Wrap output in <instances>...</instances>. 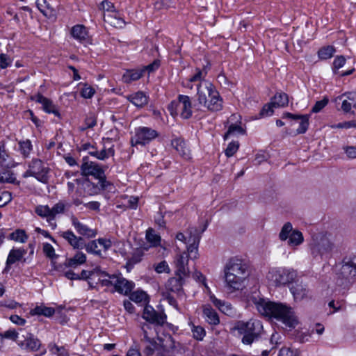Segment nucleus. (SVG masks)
<instances>
[{
  "label": "nucleus",
  "instance_id": "39448f33",
  "mask_svg": "<svg viewBox=\"0 0 356 356\" xmlns=\"http://www.w3.org/2000/svg\"><path fill=\"white\" fill-rule=\"evenodd\" d=\"M309 248L313 259L322 261L332 257L334 245L326 236L315 235L312 236Z\"/></svg>",
  "mask_w": 356,
  "mask_h": 356
},
{
  "label": "nucleus",
  "instance_id": "a19ab883",
  "mask_svg": "<svg viewBox=\"0 0 356 356\" xmlns=\"http://www.w3.org/2000/svg\"><path fill=\"white\" fill-rule=\"evenodd\" d=\"M98 241L93 240L88 242L87 244L85 243L84 248L88 253L93 254L99 257H102L101 250L98 248Z\"/></svg>",
  "mask_w": 356,
  "mask_h": 356
},
{
  "label": "nucleus",
  "instance_id": "412c9836",
  "mask_svg": "<svg viewBox=\"0 0 356 356\" xmlns=\"http://www.w3.org/2000/svg\"><path fill=\"white\" fill-rule=\"evenodd\" d=\"M283 118H289L292 120H300L299 127L297 129V134H304L307 131L309 127V115H295L291 113H284L282 116Z\"/></svg>",
  "mask_w": 356,
  "mask_h": 356
},
{
  "label": "nucleus",
  "instance_id": "a18cd8bd",
  "mask_svg": "<svg viewBox=\"0 0 356 356\" xmlns=\"http://www.w3.org/2000/svg\"><path fill=\"white\" fill-rule=\"evenodd\" d=\"M141 330L143 332V338L141 339V341H151L152 340H154V337H152L153 333L152 330V327L149 324L144 323L142 327Z\"/></svg>",
  "mask_w": 356,
  "mask_h": 356
},
{
  "label": "nucleus",
  "instance_id": "aec40b11",
  "mask_svg": "<svg viewBox=\"0 0 356 356\" xmlns=\"http://www.w3.org/2000/svg\"><path fill=\"white\" fill-rule=\"evenodd\" d=\"M26 254V250L23 248L12 249L8 254L3 273H8L10 269V266L16 261H20Z\"/></svg>",
  "mask_w": 356,
  "mask_h": 356
},
{
  "label": "nucleus",
  "instance_id": "e433bc0d",
  "mask_svg": "<svg viewBox=\"0 0 356 356\" xmlns=\"http://www.w3.org/2000/svg\"><path fill=\"white\" fill-rule=\"evenodd\" d=\"M336 49L333 46L327 45L323 47L318 51V56L321 60H327L332 57L335 53Z\"/></svg>",
  "mask_w": 356,
  "mask_h": 356
},
{
  "label": "nucleus",
  "instance_id": "473e14b6",
  "mask_svg": "<svg viewBox=\"0 0 356 356\" xmlns=\"http://www.w3.org/2000/svg\"><path fill=\"white\" fill-rule=\"evenodd\" d=\"M35 212L39 216L47 218L48 222L53 220L51 208L47 205H38L35 207Z\"/></svg>",
  "mask_w": 356,
  "mask_h": 356
},
{
  "label": "nucleus",
  "instance_id": "9b49d317",
  "mask_svg": "<svg viewBox=\"0 0 356 356\" xmlns=\"http://www.w3.org/2000/svg\"><path fill=\"white\" fill-rule=\"evenodd\" d=\"M29 172L39 181L47 183L48 181V168H46L43 162L38 159H34L29 164Z\"/></svg>",
  "mask_w": 356,
  "mask_h": 356
},
{
  "label": "nucleus",
  "instance_id": "a211bd4d",
  "mask_svg": "<svg viewBox=\"0 0 356 356\" xmlns=\"http://www.w3.org/2000/svg\"><path fill=\"white\" fill-rule=\"evenodd\" d=\"M115 284V291L125 296L129 295L135 287V283L129 281L121 275H117Z\"/></svg>",
  "mask_w": 356,
  "mask_h": 356
},
{
  "label": "nucleus",
  "instance_id": "1a4fd4ad",
  "mask_svg": "<svg viewBox=\"0 0 356 356\" xmlns=\"http://www.w3.org/2000/svg\"><path fill=\"white\" fill-rule=\"evenodd\" d=\"M19 331L20 339L18 341V346L29 352L38 351L42 345L40 340L25 329L19 328Z\"/></svg>",
  "mask_w": 356,
  "mask_h": 356
},
{
  "label": "nucleus",
  "instance_id": "774afa93",
  "mask_svg": "<svg viewBox=\"0 0 356 356\" xmlns=\"http://www.w3.org/2000/svg\"><path fill=\"white\" fill-rule=\"evenodd\" d=\"M11 64L10 58L4 54H0V67L5 69Z\"/></svg>",
  "mask_w": 356,
  "mask_h": 356
},
{
  "label": "nucleus",
  "instance_id": "bf43d9fd",
  "mask_svg": "<svg viewBox=\"0 0 356 356\" xmlns=\"http://www.w3.org/2000/svg\"><path fill=\"white\" fill-rule=\"evenodd\" d=\"M192 332L194 338L197 340H202L205 336V330L200 326H193Z\"/></svg>",
  "mask_w": 356,
  "mask_h": 356
},
{
  "label": "nucleus",
  "instance_id": "6ab92c4d",
  "mask_svg": "<svg viewBox=\"0 0 356 356\" xmlns=\"http://www.w3.org/2000/svg\"><path fill=\"white\" fill-rule=\"evenodd\" d=\"M60 236L65 239L74 249L81 250L84 248L85 241L82 237L76 236L72 231L63 232Z\"/></svg>",
  "mask_w": 356,
  "mask_h": 356
},
{
  "label": "nucleus",
  "instance_id": "8fccbe9b",
  "mask_svg": "<svg viewBox=\"0 0 356 356\" xmlns=\"http://www.w3.org/2000/svg\"><path fill=\"white\" fill-rule=\"evenodd\" d=\"M2 336L4 337V338H6V339H11L14 341H15L17 343V344L18 345V341H19V339H20V331H19V329L18 330H8L6 332H3V334H2Z\"/></svg>",
  "mask_w": 356,
  "mask_h": 356
},
{
  "label": "nucleus",
  "instance_id": "09e8293b",
  "mask_svg": "<svg viewBox=\"0 0 356 356\" xmlns=\"http://www.w3.org/2000/svg\"><path fill=\"white\" fill-rule=\"evenodd\" d=\"M42 250L45 256L50 259H55L58 257L54 247L48 243H43Z\"/></svg>",
  "mask_w": 356,
  "mask_h": 356
},
{
  "label": "nucleus",
  "instance_id": "c03bdc74",
  "mask_svg": "<svg viewBox=\"0 0 356 356\" xmlns=\"http://www.w3.org/2000/svg\"><path fill=\"white\" fill-rule=\"evenodd\" d=\"M236 134L244 135L245 134V130L238 124H232L229 127L227 133L225 134L224 138L226 140L230 135H234Z\"/></svg>",
  "mask_w": 356,
  "mask_h": 356
},
{
  "label": "nucleus",
  "instance_id": "603ef678",
  "mask_svg": "<svg viewBox=\"0 0 356 356\" xmlns=\"http://www.w3.org/2000/svg\"><path fill=\"white\" fill-rule=\"evenodd\" d=\"M328 102L329 99L327 97H324L323 99L316 102L312 108V112L315 113L320 112L328 104Z\"/></svg>",
  "mask_w": 356,
  "mask_h": 356
},
{
  "label": "nucleus",
  "instance_id": "de8ad7c7",
  "mask_svg": "<svg viewBox=\"0 0 356 356\" xmlns=\"http://www.w3.org/2000/svg\"><path fill=\"white\" fill-rule=\"evenodd\" d=\"M9 238L15 241L24 243L27 239V236L24 230L17 229L9 235Z\"/></svg>",
  "mask_w": 356,
  "mask_h": 356
},
{
  "label": "nucleus",
  "instance_id": "3c124183",
  "mask_svg": "<svg viewBox=\"0 0 356 356\" xmlns=\"http://www.w3.org/2000/svg\"><path fill=\"white\" fill-rule=\"evenodd\" d=\"M239 143L238 141H233L229 143L225 149V154L227 157L232 156L238 149Z\"/></svg>",
  "mask_w": 356,
  "mask_h": 356
},
{
  "label": "nucleus",
  "instance_id": "4be33fe9",
  "mask_svg": "<svg viewBox=\"0 0 356 356\" xmlns=\"http://www.w3.org/2000/svg\"><path fill=\"white\" fill-rule=\"evenodd\" d=\"M33 99L42 104V108L45 112L53 113L56 116L60 118V115L58 110L50 99L44 97L41 94L35 95V97H33Z\"/></svg>",
  "mask_w": 356,
  "mask_h": 356
},
{
  "label": "nucleus",
  "instance_id": "79ce46f5",
  "mask_svg": "<svg viewBox=\"0 0 356 356\" xmlns=\"http://www.w3.org/2000/svg\"><path fill=\"white\" fill-rule=\"evenodd\" d=\"M98 275H104L105 277H107V278H103V279L99 280V282L102 286H113L115 287V281L116 280L117 275H110L108 273H106L104 271H102L101 270H100V272H99Z\"/></svg>",
  "mask_w": 356,
  "mask_h": 356
},
{
  "label": "nucleus",
  "instance_id": "4468645a",
  "mask_svg": "<svg viewBox=\"0 0 356 356\" xmlns=\"http://www.w3.org/2000/svg\"><path fill=\"white\" fill-rule=\"evenodd\" d=\"M184 280L181 277L177 276L170 278L165 284L167 293H173L177 298L182 297L184 295L182 286L184 283Z\"/></svg>",
  "mask_w": 356,
  "mask_h": 356
},
{
  "label": "nucleus",
  "instance_id": "5701e85b",
  "mask_svg": "<svg viewBox=\"0 0 356 356\" xmlns=\"http://www.w3.org/2000/svg\"><path fill=\"white\" fill-rule=\"evenodd\" d=\"M71 220L73 226L76 229L78 234L80 235L86 236L88 238H92L96 236V231L88 228L86 225L80 222L76 217L72 216Z\"/></svg>",
  "mask_w": 356,
  "mask_h": 356
},
{
  "label": "nucleus",
  "instance_id": "e2e57ef3",
  "mask_svg": "<svg viewBox=\"0 0 356 356\" xmlns=\"http://www.w3.org/2000/svg\"><path fill=\"white\" fill-rule=\"evenodd\" d=\"M160 66V61L159 60H154L153 63L145 66L142 68V71L144 73L147 71L149 73L152 72L157 70Z\"/></svg>",
  "mask_w": 356,
  "mask_h": 356
},
{
  "label": "nucleus",
  "instance_id": "58836bf2",
  "mask_svg": "<svg viewBox=\"0 0 356 356\" xmlns=\"http://www.w3.org/2000/svg\"><path fill=\"white\" fill-rule=\"evenodd\" d=\"M146 239L152 246L160 245L161 236L156 234L152 228H149L146 231Z\"/></svg>",
  "mask_w": 356,
  "mask_h": 356
},
{
  "label": "nucleus",
  "instance_id": "680f3d73",
  "mask_svg": "<svg viewBox=\"0 0 356 356\" xmlns=\"http://www.w3.org/2000/svg\"><path fill=\"white\" fill-rule=\"evenodd\" d=\"M143 252L140 250H137L133 254L131 258L128 259L127 264L134 265L138 263L141 260Z\"/></svg>",
  "mask_w": 356,
  "mask_h": 356
},
{
  "label": "nucleus",
  "instance_id": "6e6552de",
  "mask_svg": "<svg viewBox=\"0 0 356 356\" xmlns=\"http://www.w3.org/2000/svg\"><path fill=\"white\" fill-rule=\"evenodd\" d=\"M83 161L84 162L81 166L82 174L86 176L92 175L99 179L100 186H97V193L100 190L106 189L110 183L106 181L104 171L101 166L92 161H86V158H83Z\"/></svg>",
  "mask_w": 356,
  "mask_h": 356
},
{
  "label": "nucleus",
  "instance_id": "69168bd1",
  "mask_svg": "<svg viewBox=\"0 0 356 356\" xmlns=\"http://www.w3.org/2000/svg\"><path fill=\"white\" fill-rule=\"evenodd\" d=\"M36 5L40 11L45 16L47 15V10L49 9V5L46 0H36Z\"/></svg>",
  "mask_w": 356,
  "mask_h": 356
},
{
  "label": "nucleus",
  "instance_id": "37998d69",
  "mask_svg": "<svg viewBox=\"0 0 356 356\" xmlns=\"http://www.w3.org/2000/svg\"><path fill=\"white\" fill-rule=\"evenodd\" d=\"M293 227L291 223L286 222L281 229L279 234V238L281 241H286L289 239L290 234L293 232Z\"/></svg>",
  "mask_w": 356,
  "mask_h": 356
},
{
  "label": "nucleus",
  "instance_id": "f3484780",
  "mask_svg": "<svg viewBox=\"0 0 356 356\" xmlns=\"http://www.w3.org/2000/svg\"><path fill=\"white\" fill-rule=\"evenodd\" d=\"M185 253L179 254L175 261L176 270L175 275L181 277L185 279L189 277L190 270L188 266V259L187 256L184 255Z\"/></svg>",
  "mask_w": 356,
  "mask_h": 356
},
{
  "label": "nucleus",
  "instance_id": "f8f14e48",
  "mask_svg": "<svg viewBox=\"0 0 356 356\" xmlns=\"http://www.w3.org/2000/svg\"><path fill=\"white\" fill-rule=\"evenodd\" d=\"M296 272L291 269H280L271 273V278L276 285H285L292 282L296 277Z\"/></svg>",
  "mask_w": 356,
  "mask_h": 356
},
{
  "label": "nucleus",
  "instance_id": "423d86ee",
  "mask_svg": "<svg viewBox=\"0 0 356 356\" xmlns=\"http://www.w3.org/2000/svg\"><path fill=\"white\" fill-rule=\"evenodd\" d=\"M193 108L191 98L187 95H179L177 101H173L168 106L171 115H179L182 119L187 120L192 117Z\"/></svg>",
  "mask_w": 356,
  "mask_h": 356
},
{
  "label": "nucleus",
  "instance_id": "cd10ccee",
  "mask_svg": "<svg viewBox=\"0 0 356 356\" xmlns=\"http://www.w3.org/2000/svg\"><path fill=\"white\" fill-rule=\"evenodd\" d=\"M71 34L74 38L83 42L87 40L88 31L83 25H75L71 30Z\"/></svg>",
  "mask_w": 356,
  "mask_h": 356
},
{
  "label": "nucleus",
  "instance_id": "6e6d98bb",
  "mask_svg": "<svg viewBox=\"0 0 356 356\" xmlns=\"http://www.w3.org/2000/svg\"><path fill=\"white\" fill-rule=\"evenodd\" d=\"M346 63V58L343 56H338L335 58L333 62V72L334 74L337 73V70L342 67Z\"/></svg>",
  "mask_w": 356,
  "mask_h": 356
},
{
  "label": "nucleus",
  "instance_id": "7ed1b4c3",
  "mask_svg": "<svg viewBox=\"0 0 356 356\" xmlns=\"http://www.w3.org/2000/svg\"><path fill=\"white\" fill-rule=\"evenodd\" d=\"M224 272L227 285L234 290L240 289L248 275L246 264L236 257L232 258L227 261Z\"/></svg>",
  "mask_w": 356,
  "mask_h": 356
},
{
  "label": "nucleus",
  "instance_id": "49530a36",
  "mask_svg": "<svg viewBox=\"0 0 356 356\" xmlns=\"http://www.w3.org/2000/svg\"><path fill=\"white\" fill-rule=\"evenodd\" d=\"M19 150L24 157L29 156L31 150L32 145L29 140L19 142Z\"/></svg>",
  "mask_w": 356,
  "mask_h": 356
},
{
  "label": "nucleus",
  "instance_id": "f704fd0d",
  "mask_svg": "<svg viewBox=\"0 0 356 356\" xmlns=\"http://www.w3.org/2000/svg\"><path fill=\"white\" fill-rule=\"evenodd\" d=\"M129 295L130 300L136 303H146L148 300L147 294L143 290H136Z\"/></svg>",
  "mask_w": 356,
  "mask_h": 356
},
{
  "label": "nucleus",
  "instance_id": "dca6fc26",
  "mask_svg": "<svg viewBox=\"0 0 356 356\" xmlns=\"http://www.w3.org/2000/svg\"><path fill=\"white\" fill-rule=\"evenodd\" d=\"M193 232H196L194 228H190L188 229L189 238L188 242L190 243L189 245L187 246L188 258L192 259H196L198 254V245L200 243V237L197 235L193 234Z\"/></svg>",
  "mask_w": 356,
  "mask_h": 356
},
{
  "label": "nucleus",
  "instance_id": "c9c22d12",
  "mask_svg": "<svg viewBox=\"0 0 356 356\" xmlns=\"http://www.w3.org/2000/svg\"><path fill=\"white\" fill-rule=\"evenodd\" d=\"M31 313L33 315H42L46 317H50L55 313V309L53 307L37 306L33 310H31Z\"/></svg>",
  "mask_w": 356,
  "mask_h": 356
},
{
  "label": "nucleus",
  "instance_id": "393cba45",
  "mask_svg": "<svg viewBox=\"0 0 356 356\" xmlns=\"http://www.w3.org/2000/svg\"><path fill=\"white\" fill-rule=\"evenodd\" d=\"M203 315L206 321L212 325L220 323V318L218 313L211 306H205L203 309Z\"/></svg>",
  "mask_w": 356,
  "mask_h": 356
},
{
  "label": "nucleus",
  "instance_id": "13d9d810",
  "mask_svg": "<svg viewBox=\"0 0 356 356\" xmlns=\"http://www.w3.org/2000/svg\"><path fill=\"white\" fill-rule=\"evenodd\" d=\"M148 344L144 349V353L147 356H152L154 350L157 348V343L154 340L147 342Z\"/></svg>",
  "mask_w": 356,
  "mask_h": 356
},
{
  "label": "nucleus",
  "instance_id": "052dcab7",
  "mask_svg": "<svg viewBox=\"0 0 356 356\" xmlns=\"http://www.w3.org/2000/svg\"><path fill=\"white\" fill-rule=\"evenodd\" d=\"M207 74L206 67H204L202 70H197V72L190 79L191 82H195L204 79Z\"/></svg>",
  "mask_w": 356,
  "mask_h": 356
},
{
  "label": "nucleus",
  "instance_id": "4d7b16f0",
  "mask_svg": "<svg viewBox=\"0 0 356 356\" xmlns=\"http://www.w3.org/2000/svg\"><path fill=\"white\" fill-rule=\"evenodd\" d=\"M95 92V90L93 88L86 84L81 90V95L83 98L90 99L93 96Z\"/></svg>",
  "mask_w": 356,
  "mask_h": 356
},
{
  "label": "nucleus",
  "instance_id": "f03ea898",
  "mask_svg": "<svg viewBox=\"0 0 356 356\" xmlns=\"http://www.w3.org/2000/svg\"><path fill=\"white\" fill-rule=\"evenodd\" d=\"M197 102L194 104L195 111L202 110V106L208 111L216 112L222 108V99L213 85L207 81H203L197 85Z\"/></svg>",
  "mask_w": 356,
  "mask_h": 356
},
{
  "label": "nucleus",
  "instance_id": "ddd939ff",
  "mask_svg": "<svg viewBox=\"0 0 356 356\" xmlns=\"http://www.w3.org/2000/svg\"><path fill=\"white\" fill-rule=\"evenodd\" d=\"M143 318L150 323L163 325L166 320L163 312H157L152 306L146 305L143 313Z\"/></svg>",
  "mask_w": 356,
  "mask_h": 356
},
{
  "label": "nucleus",
  "instance_id": "2eb2a0df",
  "mask_svg": "<svg viewBox=\"0 0 356 356\" xmlns=\"http://www.w3.org/2000/svg\"><path fill=\"white\" fill-rule=\"evenodd\" d=\"M75 184L78 186L77 188L81 187L82 191L88 188L89 191L87 192V194L89 195L97 193V189H98L97 186H95L86 179H75L73 182L69 181L67 184L69 193L73 191L75 188Z\"/></svg>",
  "mask_w": 356,
  "mask_h": 356
},
{
  "label": "nucleus",
  "instance_id": "c756f323",
  "mask_svg": "<svg viewBox=\"0 0 356 356\" xmlns=\"http://www.w3.org/2000/svg\"><path fill=\"white\" fill-rule=\"evenodd\" d=\"M304 241V237L301 232L298 230H293L288 240V245L295 248L300 245Z\"/></svg>",
  "mask_w": 356,
  "mask_h": 356
},
{
  "label": "nucleus",
  "instance_id": "c85d7f7f",
  "mask_svg": "<svg viewBox=\"0 0 356 356\" xmlns=\"http://www.w3.org/2000/svg\"><path fill=\"white\" fill-rule=\"evenodd\" d=\"M275 108L285 107L289 104L288 95L284 92L275 94L270 99Z\"/></svg>",
  "mask_w": 356,
  "mask_h": 356
},
{
  "label": "nucleus",
  "instance_id": "0eeeda50",
  "mask_svg": "<svg viewBox=\"0 0 356 356\" xmlns=\"http://www.w3.org/2000/svg\"><path fill=\"white\" fill-rule=\"evenodd\" d=\"M356 282V257L343 262L337 273V283L338 285L347 287Z\"/></svg>",
  "mask_w": 356,
  "mask_h": 356
},
{
  "label": "nucleus",
  "instance_id": "72a5a7b5",
  "mask_svg": "<svg viewBox=\"0 0 356 356\" xmlns=\"http://www.w3.org/2000/svg\"><path fill=\"white\" fill-rule=\"evenodd\" d=\"M115 154V151L113 147L106 149H103L101 151H98L96 149V151H92L90 152V155L97 158L99 160H104L109 156H113Z\"/></svg>",
  "mask_w": 356,
  "mask_h": 356
},
{
  "label": "nucleus",
  "instance_id": "5fc2aeb1",
  "mask_svg": "<svg viewBox=\"0 0 356 356\" xmlns=\"http://www.w3.org/2000/svg\"><path fill=\"white\" fill-rule=\"evenodd\" d=\"M65 204L63 202L56 203L52 208L51 212L52 213V219L54 220L57 214L64 213Z\"/></svg>",
  "mask_w": 356,
  "mask_h": 356
},
{
  "label": "nucleus",
  "instance_id": "bb28decb",
  "mask_svg": "<svg viewBox=\"0 0 356 356\" xmlns=\"http://www.w3.org/2000/svg\"><path fill=\"white\" fill-rule=\"evenodd\" d=\"M86 261V254L81 252H77L73 257L65 260V265L67 267L76 268L78 266L84 264Z\"/></svg>",
  "mask_w": 356,
  "mask_h": 356
},
{
  "label": "nucleus",
  "instance_id": "b1692460",
  "mask_svg": "<svg viewBox=\"0 0 356 356\" xmlns=\"http://www.w3.org/2000/svg\"><path fill=\"white\" fill-rule=\"evenodd\" d=\"M290 291L296 300H302L305 298L307 297L309 293L307 286L302 283L295 284L290 288Z\"/></svg>",
  "mask_w": 356,
  "mask_h": 356
},
{
  "label": "nucleus",
  "instance_id": "20e7f679",
  "mask_svg": "<svg viewBox=\"0 0 356 356\" xmlns=\"http://www.w3.org/2000/svg\"><path fill=\"white\" fill-rule=\"evenodd\" d=\"M233 330L243 336L241 342L243 344L251 345L261 337L263 325L259 320L251 319L246 322L240 321L235 323Z\"/></svg>",
  "mask_w": 356,
  "mask_h": 356
},
{
  "label": "nucleus",
  "instance_id": "f257e3e1",
  "mask_svg": "<svg viewBox=\"0 0 356 356\" xmlns=\"http://www.w3.org/2000/svg\"><path fill=\"white\" fill-rule=\"evenodd\" d=\"M248 302L254 305L261 315L274 318L287 327H294L298 323L292 308L284 304L266 300L260 298L257 293L248 298Z\"/></svg>",
  "mask_w": 356,
  "mask_h": 356
},
{
  "label": "nucleus",
  "instance_id": "7c9ffc66",
  "mask_svg": "<svg viewBox=\"0 0 356 356\" xmlns=\"http://www.w3.org/2000/svg\"><path fill=\"white\" fill-rule=\"evenodd\" d=\"M143 74L142 69L127 70L122 76L124 83H130L138 80Z\"/></svg>",
  "mask_w": 356,
  "mask_h": 356
},
{
  "label": "nucleus",
  "instance_id": "a878e982",
  "mask_svg": "<svg viewBox=\"0 0 356 356\" xmlns=\"http://www.w3.org/2000/svg\"><path fill=\"white\" fill-rule=\"evenodd\" d=\"M172 145L184 159L188 160L190 159V151L187 148L184 140L175 138L172 140Z\"/></svg>",
  "mask_w": 356,
  "mask_h": 356
},
{
  "label": "nucleus",
  "instance_id": "0e129e2a",
  "mask_svg": "<svg viewBox=\"0 0 356 356\" xmlns=\"http://www.w3.org/2000/svg\"><path fill=\"white\" fill-rule=\"evenodd\" d=\"M100 272V269L98 268H95L93 270L88 271L86 270H83L79 275L80 280H88L95 273L98 274Z\"/></svg>",
  "mask_w": 356,
  "mask_h": 356
},
{
  "label": "nucleus",
  "instance_id": "ea45409f",
  "mask_svg": "<svg viewBox=\"0 0 356 356\" xmlns=\"http://www.w3.org/2000/svg\"><path fill=\"white\" fill-rule=\"evenodd\" d=\"M16 178L11 170L8 169H0V183H15Z\"/></svg>",
  "mask_w": 356,
  "mask_h": 356
},
{
  "label": "nucleus",
  "instance_id": "9d476101",
  "mask_svg": "<svg viewBox=\"0 0 356 356\" xmlns=\"http://www.w3.org/2000/svg\"><path fill=\"white\" fill-rule=\"evenodd\" d=\"M159 136L158 132L149 127H140L135 130V135L131 139L132 145H145Z\"/></svg>",
  "mask_w": 356,
  "mask_h": 356
},
{
  "label": "nucleus",
  "instance_id": "338daca9",
  "mask_svg": "<svg viewBox=\"0 0 356 356\" xmlns=\"http://www.w3.org/2000/svg\"><path fill=\"white\" fill-rule=\"evenodd\" d=\"M126 356H142L139 346L136 343H134V344L129 349Z\"/></svg>",
  "mask_w": 356,
  "mask_h": 356
},
{
  "label": "nucleus",
  "instance_id": "4c0bfd02",
  "mask_svg": "<svg viewBox=\"0 0 356 356\" xmlns=\"http://www.w3.org/2000/svg\"><path fill=\"white\" fill-rule=\"evenodd\" d=\"M348 93L343 94L341 96L337 97L335 99V102L337 103L339 101H341V108L344 113H348L351 111L352 106H353V102L350 101L347 97Z\"/></svg>",
  "mask_w": 356,
  "mask_h": 356
},
{
  "label": "nucleus",
  "instance_id": "2f4dec72",
  "mask_svg": "<svg viewBox=\"0 0 356 356\" xmlns=\"http://www.w3.org/2000/svg\"><path fill=\"white\" fill-rule=\"evenodd\" d=\"M129 99L137 107H143L147 104V97L142 92H138L131 95Z\"/></svg>",
  "mask_w": 356,
  "mask_h": 356
},
{
  "label": "nucleus",
  "instance_id": "864d4df0",
  "mask_svg": "<svg viewBox=\"0 0 356 356\" xmlns=\"http://www.w3.org/2000/svg\"><path fill=\"white\" fill-rule=\"evenodd\" d=\"M273 108L275 107L274 106L271 102L270 103L265 104L259 113V116L261 118H263L266 116L272 115L274 112Z\"/></svg>",
  "mask_w": 356,
  "mask_h": 356
}]
</instances>
